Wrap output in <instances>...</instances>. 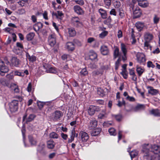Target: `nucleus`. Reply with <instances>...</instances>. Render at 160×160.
Segmentation results:
<instances>
[{
  "mask_svg": "<svg viewBox=\"0 0 160 160\" xmlns=\"http://www.w3.org/2000/svg\"><path fill=\"white\" fill-rule=\"evenodd\" d=\"M142 150L143 154V158L147 160H154L155 156L151 153L158 154L160 152V147L159 146L154 144L151 145L149 144H145L142 146Z\"/></svg>",
  "mask_w": 160,
  "mask_h": 160,
  "instance_id": "f257e3e1",
  "label": "nucleus"
},
{
  "mask_svg": "<svg viewBox=\"0 0 160 160\" xmlns=\"http://www.w3.org/2000/svg\"><path fill=\"white\" fill-rule=\"evenodd\" d=\"M14 98L15 99L13 100L11 102L8 104L9 109L11 112H14L17 111L18 109V102H21L23 98L20 96H16L14 97Z\"/></svg>",
  "mask_w": 160,
  "mask_h": 160,
  "instance_id": "f03ea898",
  "label": "nucleus"
},
{
  "mask_svg": "<svg viewBox=\"0 0 160 160\" xmlns=\"http://www.w3.org/2000/svg\"><path fill=\"white\" fill-rule=\"evenodd\" d=\"M153 38V36L152 33L149 32H145L144 34V48L145 49H148L150 48L149 43Z\"/></svg>",
  "mask_w": 160,
  "mask_h": 160,
  "instance_id": "7ed1b4c3",
  "label": "nucleus"
},
{
  "mask_svg": "<svg viewBox=\"0 0 160 160\" xmlns=\"http://www.w3.org/2000/svg\"><path fill=\"white\" fill-rule=\"evenodd\" d=\"M137 62L140 64L144 65L146 61L145 55L142 53L138 52L136 55Z\"/></svg>",
  "mask_w": 160,
  "mask_h": 160,
  "instance_id": "20e7f679",
  "label": "nucleus"
},
{
  "mask_svg": "<svg viewBox=\"0 0 160 160\" xmlns=\"http://www.w3.org/2000/svg\"><path fill=\"white\" fill-rule=\"evenodd\" d=\"M71 21L77 27H81L83 25L81 19L78 17H72L71 19Z\"/></svg>",
  "mask_w": 160,
  "mask_h": 160,
  "instance_id": "39448f33",
  "label": "nucleus"
},
{
  "mask_svg": "<svg viewBox=\"0 0 160 160\" xmlns=\"http://www.w3.org/2000/svg\"><path fill=\"white\" fill-rule=\"evenodd\" d=\"M121 51L123 54L122 56V59L125 61L127 59L126 55L128 52L127 46L123 43L121 44Z\"/></svg>",
  "mask_w": 160,
  "mask_h": 160,
  "instance_id": "423d86ee",
  "label": "nucleus"
},
{
  "mask_svg": "<svg viewBox=\"0 0 160 160\" xmlns=\"http://www.w3.org/2000/svg\"><path fill=\"white\" fill-rule=\"evenodd\" d=\"M79 136L81 138L82 142L83 143L86 142L89 138L88 134L86 132L82 131L80 132Z\"/></svg>",
  "mask_w": 160,
  "mask_h": 160,
  "instance_id": "0eeeda50",
  "label": "nucleus"
},
{
  "mask_svg": "<svg viewBox=\"0 0 160 160\" xmlns=\"http://www.w3.org/2000/svg\"><path fill=\"white\" fill-rule=\"evenodd\" d=\"M56 36L54 34H51L49 35L48 37V42L49 44L52 47L54 46L56 43Z\"/></svg>",
  "mask_w": 160,
  "mask_h": 160,
  "instance_id": "6e6552de",
  "label": "nucleus"
},
{
  "mask_svg": "<svg viewBox=\"0 0 160 160\" xmlns=\"http://www.w3.org/2000/svg\"><path fill=\"white\" fill-rule=\"evenodd\" d=\"M133 17L134 18H137L139 17L141 14V11L138 7L136 8L133 6L132 8Z\"/></svg>",
  "mask_w": 160,
  "mask_h": 160,
  "instance_id": "1a4fd4ad",
  "label": "nucleus"
},
{
  "mask_svg": "<svg viewBox=\"0 0 160 160\" xmlns=\"http://www.w3.org/2000/svg\"><path fill=\"white\" fill-rule=\"evenodd\" d=\"M147 88L148 89V93L152 96H156L159 93L158 90L155 89L152 87L148 86Z\"/></svg>",
  "mask_w": 160,
  "mask_h": 160,
  "instance_id": "9d476101",
  "label": "nucleus"
},
{
  "mask_svg": "<svg viewBox=\"0 0 160 160\" xmlns=\"http://www.w3.org/2000/svg\"><path fill=\"white\" fill-rule=\"evenodd\" d=\"M11 62V65L16 67H19L20 63V61L16 57H12Z\"/></svg>",
  "mask_w": 160,
  "mask_h": 160,
  "instance_id": "9b49d317",
  "label": "nucleus"
},
{
  "mask_svg": "<svg viewBox=\"0 0 160 160\" xmlns=\"http://www.w3.org/2000/svg\"><path fill=\"white\" fill-rule=\"evenodd\" d=\"M9 70L8 67L4 65L0 68V75L1 76H4L5 73L8 72Z\"/></svg>",
  "mask_w": 160,
  "mask_h": 160,
  "instance_id": "f8f14e48",
  "label": "nucleus"
},
{
  "mask_svg": "<svg viewBox=\"0 0 160 160\" xmlns=\"http://www.w3.org/2000/svg\"><path fill=\"white\" fill-rule=\"evenodd\" d=\"M73 10L74 12L78 15H82L84 13V12L82 8L78 5L74 6Z\"/></svg>",
  "mask_w": 160,
  "mask_h": 160,
  "instance_id": "ddd939ff",
  "label": "nucleus"
},
{
  "mask_svg": "<svg viewBox=\"0 0 160 160\" xmlns=\"http://www.w3.org/2000/svg\"><path fill=\"white\" fill-rule=\"evenodd\" d=\"M101 53L104 55H106L109 53V50L108 47L106 45H102L100 47Z\"/></svg>",
  "mask_w": 160,
  "mask_h": 160,
  "instance_id": "4468645a",
  "label": "nucleus"
},
{
  "mask_svg": "<svg viewBox=\"0 0 160 160\" xmlns=\"http://www.w3.org/2000/svg\"><path fill=\"white\" fill-rule=\"evenodd\" d=\"M138 5L142 8H146L149 5V3L147 0H138Z\"/></svg>",
  "mask_w": 160,
  "mask_h": 160,
  "instance_id": "2eb2a0df",
  "label": "nucleus"
},
{
  "mask_svg": "<svg viewBox=\"0 0 160 160\" xmlns=\"http://www.w3.org/2000/svg\"><path fill=\"white\" fill-rule=\"evenodd\" d=\"M75 44L72 42H68L66 44V48L68 51H73L75 49Z\"/></svg>",
  "mask_w": 160,
  "mask_h": 160,
  "instance_id": "dca6fc26",
  "label": "nucleus"
},
{
  "mask_svg": "<svg viewBox=\"0 0 160 160\" xmlns=\"http://www.w3.org/2000/svg\"><path fill=\"white\" fill-rule=\"evenodd\" d=\"M113 58L115 59L118 57L121 59V54L119 52V48L116 47L115 48L113 52Z\"/></svg>",
  "mask_w": 160,
  "mask_h": 160,
  "instance_id": "f3484780",
  "label": "nucleus"
},
{
  "mask_svg": "<svg viewBox=\"0 0 160 160\" xmlns=\"http://www.w3.org/2000/svg\"><path fill=\"white\" fill-rule=\"evenodd\" d=\"M136 27L138 31L140 32L142 31L145 27L144 23L141 22H137L135 24Z\"/></svg>",
  "mask_w": 160,
  "mask_h": 160,
  "instance_id": "a211bd4d",
  "label": "nucleus"
},
{
  "mask_svg": "<svg viewBox=\"0 0 160 160\" xmlns=\"http://www.w3.org/2000/svg\"><path fill=\"white\" fill-rule=\"evenodd\" d=\"M62 115V112L59 111H57L53 113V120L56 121L59 119Z\"/></svg>",
  "mask_w": 160,
  "mask_h": 160,
  "instance_id": "6ab92c4d",
  "label": "nucleus"
},
{
  "mask_svg": "<svg viewBox=\"0 0 160 160\" xmlns=\"http://www.w3.org/2000/svg\"><path fill=\"white\" fill-rule=\"evenodd\" d=\"M97 125V122L95 119L92 120L88 125L89 129H92L96 127Z\"/></svg>",
  "mask_w": 160,
  "mask_h": 160,
  "instance_id": "aec40b11",
  "label": "nucleus"
},
{
  "mask_svg": "<svg viewBox=\"0 0 160 160\" xmlns=\"http://www.w3.org/2000/svg\"><path fill=\"white\" fill-rule=\"evenodd\" d=\"M43 25L41 22H38L35 24L33 26V29L36 32L38 31L43 27Z\"/></svg>",
  "mask_w": 160,
  "mask_h": 160,
  "instance_id": "412c9836",
  "label": "nucleus"
},
{
  "mask_svg": "<svg viewBox=\"0 0 160 160\" xmlns=\"http://www.w3.org/2000/svg\"><path fill=\"white\" fill-rule=\"evenodd\" d=\"M145 106L143 104H138L134 109L135 112H138L142 110H143L145 108Z\"/></svg>",
  "mask_w": 160,
  "mask_h": 160,
  "instance_id": "4be33fe9",
  "label": "nucleus"
},
{
  "mask_svg": "<svg viewBox=\"0 0 160 160\" xmlns=\"http://www.w3.org/2000/svg\"><path fill=\"white\" fill-rule=\"evenodd\" d=\"M55 143L52 140H50L47 142V146L48 148L52 149L53 148L55 145Z\"/></svg>",
  "mask_w": 160,
  "mask_h": 160,
  "instance_id": "5701e85b",
  "label": "nucleus"
},
{
  "mask_svg": "<svg viewBox=\"0 0 160 160\" xmlns=\"http://www.w3.org/2000/svg\"><path fill=\"white\" fill-rule=\"evenodd\" d=\"M45 148V144L43 143H40L38 146L37 150L38 152L40 153H42L44 151Z\"/></svg>",
  "mask_w": 160,
  "mask_h": 160,
  "instance_id": "b1692460",
  "label": "nucleus"
},
{
  "mask_svg": "<svg viewBox=\"0 0 160 160\" xmlns=\"http://www.w3.org/2000/svg\"><path fill=\"white\" fill-rule=\"evenodd\" d=\"M136 71L139 76H141L144 71V68H142L138 65L136 66Z\"/></svg>",
  "mask_w": 160,
  "mask_h": 160,
  "instance_id": "393cba45",
  "label": "nucleus"
},
{
  "mask_svg": "<svg viewBox=\"0 0 160 160\" xmlns=\"http://www.w3.org/2000/svg\"><path fill=\"white\" fill-rule=\"evenodd\" d=\"M95 107L94 106H90L88 110V114L90 116H92L94 115L95 113Z\"/></svg>",
  "mask_w": 160,
  "mask_h": 160,
  "instance_id": "a878e982",
  "label": "nucleus"
},
{
  "mask_svg": "<svg viewBox=\"0 0 160 160\" xmlns=\"http://www.w3.org/2000/svg\"><path fill=\"white\" fill-rule=\"evenodd\" d=\"M97 54L94 52L92 51L90 52L89 54V59L91 60H93L97 59Z\"/></svg>",
  "mask_w": 160,
  "mask_h": 160,
  "instance_id": "bb28decb",
  "label": "nucleus"
},
{
  "mask_svg": "<svg viewBox=\"0 0 160 160\" xmlns=\"http://www.w3.org/2000/svg\"><path fill=\"white\" fill-rule=\"evenodd\" d=\"M102 74V72L101 71L96 70L93 71L92 72L91 74L93 77H95L99 75H101Z\"/></svg>",
  "mask_w": 160,
  "mask_h": 160,
  "instance_id": "cd10ccee",
  "label": "nucleus"
},
{
  "mask_svg": "<svg viewBox=\"0 0 160 160\" xmlns=\"http://www.w3.org/2000/svg\"><path fill=\"white\" fill-rule=\"evenodd\" d=\"M101 129L100 128H97L94 129L91 132L92 135L96 136L98 135L101 132Z\"/></svg>",
  "mask_w": 160,
  "mask_h": 160,
  "instance_id": "c85d7f7f",
  "label": "nucleus"
},
{
  "mask_svg": "<svg viewBox=\"0 0 160 160\" xmlns=\"http://www.w3.org/2000/svg\"><path fill=\"white\" fill-rule=\"evenodd\" d=\"M59 71L56 69L55 67H51L48 70V72L57 74L59 76L58 73Z\"/></svg>",
  "mask_w": 160,
  "mask_h": 160,
  "instance_id": "c756f323",
  "label": "nucleus"
},
{
  "mask_svg": "<svg viewBox=\"0 0 160 160\" xmlns=\"http://www.w3.org/2000/svg\"><path fill=\"white\" fill-rule=\"evenodd\" d=\"M68 33L70 37H74L76 34V32L75 29L73 28H69L68 29Z\"/></svg>",
  "mask_w": 160,
  "mask_h": 160,
  "instance_id": "7c9ffc66",
  "label": "nucleus"
},
{
  "mask_svg": "<svg viewBox=\"0 0 160 160\" xmlns=\"http://www.w3.org/2000/svg\"><path fill=\"white\" fill-rule=\"evenodd\" d=\"M98 11L102 18L105 19L107 18V14L105 10L100 8L99 9Z\"/></svg>",
  "mask_w": 160,
  "mask_h": 160,
  "instance_id": "2f4dec72",
  "label": "nucleus"
},
{
  "mask_svg": "<svg viewBox=\"0 0 160 160\" xmlns=\"http://www.w3.org/2000/svg\"><path fill=\"white\" fill-rule=\"evenodd\" d=\"M134 31L133 29H132V31L131 33V39L132 40L131 42V43L132 44H134L136 42V40L135 39V35L134 34Z\"/></svg>",
  "mask_w": 160,
  "mask_h": 160,
  "instance_id": "473e14b6",
  "label": "nucleus"
},
{
  "mask_svg": "<svg viewBox=\"0 0 160 160\" xmlns=\"http://www.w3.org/2000/svg\"><path fill=\"white\" fill-rule=\"evenodd\" d=\"M160 110L158 109H152L150 111V114L153 115L155 116H160L159 115Z\"/></svg>",
  "mask_w": 160,
  "mask_h": 160,
  "instance_id": "72a5a7b5",
  "label": "nucleus"
},
{
  "mask_svg": "<svg viewBox=\"0 0 160 160\" xmlns=\"http://www.w3.org/2000/svg\"><path fill=\"white\" fill-rule=\"evenodd\" d=\"M26 56L30 62H33L36 61V57L34 55H32L31 56L29 53H28L26 54Z\"/></svg>",
  "mask_w": 160,
  "mask_h": 160,
  "instance_id": "f704fd0d",
  "label": "nucleus"
},
{
  "mask_svg": "<svg viewBox=\"0 0 160 160\" xmlns=\"http://www.w3.org/2000/svg\"><path fill=\"white\" fill-rule=\"evenodd\" d=\"M28 138L31 144L32 145H35L37 143V140L33 138V137L31 135H29L28 136Z\"/></svg>",
  "mask_w": 160,
  "mask_h": 160,
  "instance_id": "c9c22d12",
  "label": "nucleus"
},
{
  "mask_svg": "<svg viewBox=\"0 0 160 160\" xmlns=\"http://www.w3.org/2000/svg\"><path fill=\"white\" fill-rule=\"evenodd\" d=\"M35 35V34L34 33L30 32L26 35V38L27 40L30 41L33 38Z\"/></svg>",
  "mask_w": 160,
  "mask_h": 160,
  "instance_id": "e433bc0d",
  "label": "nucleus"
},
{
  "mask_svg": "<svg viewBox=\"0 0 160 160\" xmlns=\"http://www.w3.org/2000/svg\"><path fill=\"white\" fill-rule=\"evenodd\" d=\"M12 89L13 90L15 93H18L19 92L18 86L16 84L13 83L11 85Z\"/></svg>",
  "mask_w": 160,
  "mask_h": 160,
  "instance_id": "4c0bfd02",
  "label": "nucleus"
},
{
  "mask_svg": "<svg viewBox=\"0 0 160 160\" xmlns=\"http://www.w3.org/2000/svg\"><path fill=\"white\" fill-rule=\"evenodd\" d=\"M160 18L156 14L154 15L153 18V23L154 24H157L159 22Z\"/></svg>",
  "mask_w": 160,
  "mask_h": 160,
  "instance_id": "58836bf2",
  "label": "nucleus"
},
{
  "mask_svg": "<svg viewBox=\"0 0 160 160\" xmlns=\"http://www.w3.org/2000/svg\"><path fill=\"white\" fill-rule=\"evenodd\" d=\"M88 74V72L86 68H83L82 69L80 72V75L82 77L86 76Z\"/></svg>",
  "mask_w": 160,
  "mask_h": 160,
  "instance_id": "ea45409f",
  "label": "nucleus"
},
{
  "mask_svg": "<svg viewBox=\"0 0 160 160\" xmlns=\"http://www.w3.org/2000/svg\"><path fill=\"white\" fill-rule=\"evenodd\" d=\"M49 137L51 138L57 139L58 138V135L55 132H51L49 135Z\"/></svg>",
  "mask_w": 160,
  "mask_h": 160,
  "instance_id": "a19ab883",
  "label": "nucleus"
},
{
  "mask_svg": "<svg viewBox=\"0 0 160 160\" xmlns=\"http://www.w3.org/2000/svg\"><path fill=\"white\" fill-rule=\"evenodd\" d=\"M55 15L57 18L61 19L63 17V14L62 11H58L57 13H56Z\"/></svg>",
  "mask_w": 160,
  "mask_h": 160,
  "instance_id": "79ce46f5",
  "label": "nucleus"
},
{
  "mask_svg": "<svg viewBox=\"0 0 160 160\" xmlns=\"http://www.w3.org/2000/svg\"><path fill=\"white\" fill-rule=\"evenodd\" d=\"M112 0H103L104 4L107 8H109L111 4Z\"/></svg>",
  "mask_w": 160,
  "mask_h": 160,
  "instance_id": "37998d69",
  "label": "nucleus"
},
{
  "mask_svg": "<svg viewBox=\"0 0 160 160\" xmlns=\"http://www.w3.org/2000/svg\"><path fill=\"white\" fill-rule=\"evenodd\" d=\"M108 132L111 135L115 136L116 135L115 130L113 128H111L109 129Z\"/></svg>",
  "mask_w": 160,
  "mask_h": 160,
  "instance_id": "c03bdc74",
  "label": "nucleus"
},
{
  "mask_svg": "<svg viewBox=\"0 0 160 160\" xmlns=\"http://www.w3.org/2000/svg\"><path fill=\"white\" fill-rule=\"evenodd\" d=\"M108 34V32L107 31H104L99 34V37L101 38H103L105 36L107 35Z\"/></svg>",
  "mask_w": 160,
  "mask_h": 160,
  "instance_id": "a18cd8bd",
  "label": "nucleus"
},
{
  "mask_svg": "<svg viewBox=\"0 0 160 160\" xmlns=\"http://www.w3.org/2000/svg\"><path fill=\"white\" fill-rule=\"evenodd\" d=\"M35 115L33 114H31L29 115L28 118L27 119L26 122H30L33 120L35 118Z\"/></svg>",
  "mask_w": 160,
  "mask_h": 160,
  "instance_id": "49530a36",
  "label": "nucleus"
},
{
  "mask_svg": "<svg viewBox=\"0 0 160 160\" xmlns=\"http://www.w3.org/2000/svg\"><path fill=\"white\" fill-rule=\"evenodd\" d=\"M129 154L130 155L131 158H134L135 157L137 156L138 153L136 150H134L130 152L129 153Z\"/></svg>",
  "mask_w": 160,
  "mask_h": 160,
  "instance_id": "de8ad7c7",
  "label": "nucleus"
},
{
  "mask_svg": "<svg viewBox=\"0 0 160 160\" xmlns=\"http://www.w3.org/2000/svg\"><path fill=\"white\" fill-rule=\"evenodd\" d=\"M118 11L120 17L121 18H123L125 16L124 11L122 8H119L118 9Z\"/></svg>",
  "mask_w": 160,
  "mask_h": 160,
  "instance_id": "09e8293b",
  "label": "nucleus"
},
{
  "mask_svg": "<svg viewBox=\"0 0 160 160\" xmlns=\"http://www.w3.org/2000/svg\"><path fill=\"white\" fill-rule=\"evenodd\" d=\"M6 77L7 79L9 80L13 79L14 78V75L13 74V72H12L7 74L6 76Z\"/></svg>",
  "mask_w": 160,
  "mask_h": 160,
  "instance_id": "8fccbe9b",
  "label": "nucleus"
},
{
  "mask_svg": "<svg viewBox=\"0 0 160 160\" xmlns=\"http://www.w3.org/2000/svg\"><path fill=\"white\" fill-rule=\"evenodd\" d=\"M102 112H103L104 113H100L98 116V118L100 119H103V118H106V116H105L106 110H103Z\"/></svg>",
  "mask_w": 160,
  "mask_h": 160,
  "instance_id": "3c124183",
  "label": "nucleus"
},
{
  "mask_svg": "<svg viewBox=\"0 0 160 160\" xmlns=\"http://www.w3.org/2000/svg\"><path fill=\"white\" fill-rule=\"evenodd\" d=\"M97 93L98 95L101 96H103L104 94V91L101 88H99L98 89Z\"/></svg>",
  "mask_w": 160,
  "mask_h": 160,
  "instance_id": "603ef678",
  "label": "nucleus"
},
{
  "mask_svg": "<svg viewBox=\"0 0 160 160\" xmlns=\"http://www.w3.org/2000/svg\"><path fill=\"white\" fill-rule=\"evenodd\" d=\"M73 1L78 4L81 6H82L84 4V2L83 0H73Z\"/></svg>",
  "mask_w": 160,
  "mask_h": 160,
  "instance_id": "864d4df0",
  "label": "nucleus"
},
{
  "mask_svg": "<svg viewBox=\"0 0 160 160\" xmlns=\"http://www.w3.org/2000/svg\"><path fill=\"white\" fill-rule=\"evenodd\" d=\"M14 74L16 76H18L22 77L24 76V74L23 72H19L18 71H16L14 72Z\"/></svg>",
  "mask_w": 160,
  "mask_h": 160,
  "instance_id": "5fc2aeb1",
  "label": "nucleus"
},
{
  "mask_svg": "<svg viewBox=\"0 0 160 160\" xmlns=\"http://www.w3.org/2000/svg\"><path fill=\"white\" fill-rule=\"evenodd\" d=\"M126 99L130 102H134L135 101V99L133 97H130L128 96V97H126Z\"/></svg>",
  "mask_w": 160,
  "mask_h": 160,
  "instance_id": "6e6d98bb",
  "label": "nucleus"
},
{
  "mask_svg": "<svg viewBox=\"0 0 160 160\" xmlns=\"http://www.w3.org/2000/svg\"><path fill=\"white\" fill-rule=\"evenodd\" d=\"M121 61V59L119 58L115 62V69L116 70H117L118 68V67L119 65V63Z\"/></svg>",
  "mask_w": 160,
  "mask_h": 160,
  "instance_id": "4d7b16f0",
  "label": "nucleus"
},
{
  "mask_svg": "<svg viewBox=\"0 0 160 160\" xmlns=\"http://www.w3.org/2000/svg\"><path fill=\"white\" fill-rule=\"evenodd\" d=\"M120 2L119 1H117L114 3V5L115 8H118L121 6Z\"/></svg>",
  "mask_w": 160,
  "mask_h": 160,
  "instance_id": "13d9d810",
  "label": "nucleus"
},
{
  "mask_svg": "<svg viewBox=\"0 0 160 160\" xmlns=\"http://www.w3.org/2000/svg\"><path fill=\"white\" fill-rule=\"evenodd\" d=\"M25 132V127H22V132L23 139V142H24V145H25V147H26V144H25V141H24Z\"/></svg>",
  "mask_w": 160,
  "mask_h": 160,
  "instance_id": "bf43d9fd",
  "label": "nucleus"
},
{
  "mask_svg": "<svg viewBox=\"0 0 160 160\" xmlns=\"http://www.w3.org/2000/svg\"><path fill=\"white\" fill-rule=\"evenodd\" d=\"M27 90L29 92H31L32 90V84L31 82H29L28 83V86L27 88Z\"/></svg>",
  "mask_w": 160,
  "mask_h": 160,
  "instance_id": "052dcab7",
  "label": "nucleus"
},
{
  "mask_svg": "<svg viewBox=\"0 0 160 160\" xmlns=\"http://www.w3.org/2000/svg\"><path fill=\"white\" fill-rule=\"evenodd\" d=\"M121 74L122 75L124 79H126L127 78L128 74L126 72V71L124 70L122 71V72H121Z\"/></svg>",
  "mask_w": 160,
  "mask_h": 160,
  "instance_id": "680f3d73",
  "label": "nucleus"
},
{
  "mask_svg": "<svg viewBox=\"0 0 160 160\" xmlns=\"http://www.w3.org/2000/svg\"><path fill=\"white\" fill-rule=\"evenodd\" d=\"M147 66L148 67H149V68L151 67L152 68H154L155 67V65L153 64L152 62L150 61H149L148 62Z\"/></svg>",
  "mask_w": 160,
  "mask_h": 160,
  "instance_id": "e2e57ef3",
  "label": "nucleus"
},
{
  "mask_svg": "<svg viewBox=\"0 0 160 160\" xmlns=\"http://www.w3.org/2000/svg\"><path fill=\"white\" fill-rule=\"evenodd\" d=\"M48 12L47 11H44V13L42 14L43 18L45 20H48Z\"/></svg>",
  "mask_w": 160,
  "mask_h": 160,
  "instance_id": "0e129e2a",
  "label": "nucleus"
},
{
  "mask_svg": "<svg viewBox=\"0 0 160 160\" xmlns=\"http://www.w3.org/2000/svg\"><path fill=\"white\" fill-rule=\"evenodd\" d=\"M129 74L130 76H132V75H134L135 74L134 71V68L132 69H129Z\"/></svg>",
  "mask_w": 160,
  "mask_h": 160,
  "instance_id": "69168bd1",
  "label": "nucleus"
},
{
  "mask_svg": "<svg viewBox=\"0 0 160 160\" xmlns=\"http://www.w3.org/2000/svg\"><path fill=\"white\" fill-rule=\"evenodd\" d=\"M116 14L117 12L115 9H112L110 12V14L111 15H113L115 16L116 15Z\"/></svg>",
  "mask_w": 160,
  "mask_h": 160,
  "instance_id": "338daca9",
  "label": "nucleus"
},
{
  "mask_svg": "<svg viewBox=\"0 0 160 160\" xmlns=\"http://www.w3.org/2000/svg\"><path fill=\"white\" fill-rule=\"evenodd\" d=\"M112 19L110 17H108V18L104 22L105 24H109L111 23Z\"/></svg>",
  "mask_w": 160,
  "mask_h": 160,
  "instance_id": "774afa93",
  "label": "nucleus"
}]
</instances>
